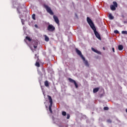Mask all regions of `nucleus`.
I'll return each mask as SVG.
<instances>
[{
    "label": "nucleus",
    "mask_w": 127,
    "mask_h": 127,
    "mask_svg": "<svg viewBox=\"0 0 127 127\" xmlns=\"http://www.w3.org/2000/svg\"><path fill=\"white\" fill-rule=\"evenodd\" d=\"M38 74H39V75H40V76H43V74H42V73L41 72V71H39V72H38Z\"/></svg>",
    "instance_id": "nucleus-25"
},
{
    "label": "nucleus",
    "mask_w": 127,
    "mask_h": 127,
    "mask_svg": "<svg viewBox=\"0 0 127 127\" xmlns=\"http://www.w3.org/2000/svg\"><path fill=\"white\" fill-rule=\"evenodd\" d=\"M45 41H47V42H48L49 41V38L46 36V35H45Z\"/></svg>",
    "instance_id": "nucleus-16"
},
{
    "label": "nucleus",
    "mask_w": 127,
    "mask_h": 127,
    "mask_svg": "<svg viewBox=\"0 0 127 127\" xmlns=\"http://www.w3.org/2000/svg\"><path fill=\"white\" fill-rule=\"evenodd\" d=\"M103 109L104 111H109V107H104Z\"/></svg>",
    "instance_id": "nucleus-21"
},
{
    "label": "nucleus",
    "mask_w": 127,
    "mask_h": 127,
    "mask_svg": "<svg viewBox=\"0 0 127 127\" xmlns=\"http://www.w3.org/2000/svg\"><path fill=\"white\" fill-rule=\"evenodd\" d=\"M91 50H92V51H93V52H95V53H97V54H102L101 52L95 49L94 48H91Z\"/></svg>",
    "instance_id": "nucleus-9"
},
{
    "label": "nucleus",
    "mask_w": 127,
    "mask_h": 127,
    "mask_svg": "<svg viewBox=\"0 0 127 127\" xmlns=\"http://www.w3.org/2000/svg\"><path fill=\"white\" fill-rule=\"evenodd\" d=\"M109 17L110 19H114V16H113V15H112V14H109Z\"/></svg>",
    "instance_id": "nucleus-18"
},
{
    "label": "nucleus",
    "mask_w": 127,
    "mask_h": 127,
    "mask_svg": "<svg viewBox=\"0 0 127 127\" xmlns=\"http://www.w3.org/2000/svg\"><path fill=\"white\" fill-rule=\"evenodd\" d=\"M20 8H22V7H21V6H19L17 8V11L18 13H20V11H19V9H20Z\"/></svg>",
    "instance_id": "nucleus-17"
},
{
    "label": "nucleus",
    "mask_w": 127,
    "mask_h": 127,
    "mask_svg": "<svg viewBox=\"0 0 127 127\" xmlns=\"http://www.w3.org/2000/svg\"><path fill=\"white\" fill-rule=\"evenodd\" d=\"M47 30L51 32H53V31H55V27L52 24L49 25L47 28Z\"/></svg>",
    "instance_id": "nucleus-5"
},
{
    "label": "nucleus",
    "mask_w": 127,
    "mask_h": 127,
    "mask_svg": "<svg viewBox=\"0 0 127 127\" xmlns=\"http://www.w3.org/2000/svg\"><path fill=\"white\" fill-rule=\"evenodd\" d=\"M26 39H27V40H28V41H31V39L29 37L26 36Z\"/></svg>",
    "instance_id": "nucleus-20"
},
{
    "label": "nucleus",
    "mask_w": 127,
    "mask_h": 127,
    "mask_svg": "<svg viewBox=\"0 0 127 127\" xmlns=\"http://www.w3.org/2000/svg\"><path fill=\"white\" fill-rule=\"evenodd\" d=\"M99 90H100V88L99 87L94 88L93 89V93H97V92L99 91Z\"/></svg>",
    "instance_id": "nucleus-14"
},
{
    "label": "nucleus",
    "mask_w": 127,
    "mask_h": 127,
    "mask_svg": "<svg viewBox=\"0 0 127 127\" xmlns=\"http://www.w3.org/2000/svg\"><path fill=\"white\" fill-rule=\"evenodd\" d=\"M48 99L49 100V103H50V105L49 106V110L50 112L51 113V114H52V113H53V112L52 111V105H53V100H52V97H51V96L50 95H48L47 96Z\"/></svg>",
    "instance_id": "nucleus-2"
},
{
    "label": "nucleus",
    "mask_w": 127,
    "mask_h": 127,
    "mask_svg": "<svg viewBox=\"0 0 127 127\" xmlns=\"http://www.w3.org/2000/svg\"><path fill=\"white\" fill-rule=\"evenodd\" d=\"M107 123L111 124L112 123V120H111V119L107 120Z\"/></svg>",
    "instance_id": "nucleus-28"
},
{
    "label": "nucleus",
    "mask_w": 127,
    "mask_h": 127,
    "mask_svg": "<svg viewBox=\"0 0 127 127\" xmlns=\"http://www.w3.org/2000/svg\"><path fill=\"white\" fill-rule=\"evenodd\" d=\"M42 71L43 72L44 75H46V73H45V70L44 69V68H43L42 69Z\"/></svg>",
    "instance_id": "nucleus-26"
},
{
    "label": "nucleus",
    "mask_w": 127,
    "mask_h": 127,
    "mask_svg": "<svg viewBox=\"0 0 127 127\" xmlns=\"http://www.w3.org/2000/svg\"><path fill=\"white\" fill-rule=\"evenodd\" d=\"M36 67H40V64H39V61H37L35 64Z\"/></svg>",
    "instance_id": "nucleus-15"
},
{
    "label": "nucleus",
    "mask_w": 127,
    "mask_h": 127,
    "mask_svg": "<svg viewBox=\"0 0 127 127\" xmlns=\"http://www.w3.org/2000/svg\"><path fill=\"white\" fill-rule=\"evenodd\" d=\"M83 61H84V64H85V66L89 67V63H88V61L86 60V59H85V60Z\"/></svg>",
    "instance_id": "nucleus-11"
},
{
    "label": "nucleus",
    "mask_w": 127,
    "mask_h": 127,
    "mask_svg": "<svg viewBox=\"0 0 127 127\" xmlns=\"http://www.w3.org/2000/svg\"><path fill=\"white\" fill-rule=\"evenodd\" d=\"M112 50H113V52H115V48H112Z\"/></svg>",
    "instance_id": "nucleus-32"
},
{
    "label": "nucleus",
    "mask_w": 127,
    "mask_h": 127,
    "mask_svg": "<svg viewBox=\"0 0 127 127\" xmlns=\"http://www.w3.org/2000/svg\"><path fill=\"white\" fill-rule=\"evenodd\" d=\"M35 59H37V61H39V56H37V54H36V55H35Z\"/></svg>",
    "instance_id": "nucleus-19"
},
{
    "label": "nucleus",
    "mask_w": 127,
    "mask_h": 127,
    "mask_svg": "<svg viewBox=\"0 0 127 127\" xmlns=\"http://www.w3.org/2000/svg\"><path fill=\"white\" fill-rule=\"evenodd\" d=\"M35 27H36V28H38V26L37 25V24L35 25Z\"/></svg>",
    "instance_id": "nucleus-31"
},
{
    "label": "nucleus",
    "mask_w": 127,
    "mask_h": 127,
    "mask_svg": "<svg viewBox=\"0 0 127 127\" xmlns=\"http://www.w3.org/2000/svg\"><path fill=\"white\" fill-rule=\"evenodd\" d=\"M44 84H45V86L46 87H49V82H48V80H46L45 82H44Z\"/></svg>",
    "instance_id": "nucleus-12"
},
{
    "label": "nucleus",
    "mask_w": 127,
    "mask_h": 127,
    "mask_svg": "<svg viewBox=\"0 0 127 127\" xmlns=\"http://www.w3.org/2000/svg\"><path fill=\"white\" fill-rule=\"evenodd\" d=\"M32 18H33L34 19V20H35V14H33L32 15Z\"/></svg>",
    "instance_id": "nucleus-24"
},
{
    "label": "nucleus",
    "mask_w": 127,
    "mask_h": 127,
    "mask_svg": "<svg viewBox=\"0 0 127 127\" xmlns=\"http://www.w3.org/2000/svg\"><path fill=\"white\" fill-rule=\"evenodd\" d=\"M44 8L47 10V12L49 13L51 15H53L54 14V13L53 12V11L51 9V8L49 7L48 5L45 4L44 5Z\"/></svg>",
    "instance_id": "nucleus-3"
},
{
    "label": "nucleus",
    "mask_w": 127,
    "mask_h": 127,
    "mask_svg": "<svg viewBox=\"0 0 127 127\" xmlns=\"http://www.w3.org/2000/svg\"><path fill=\"white\" fill-rule=\"evenodd\" d=\"M114 33H115L116 34H118V33H119V31L118 30H115L114 31Z\"/></svg>",
    "instance_id": "nucleus-29"
},
{
    "label": "nucleus",
    "mask_w": 127,
    "mask_h": 127,
    "mask_svg": "<svg viewBox=\"0 0 127 127\" xmlns=\"http://www.w3.org/2000/svg\"><path fill=\"white\" fill-rule=\"evenodd\" d=\"M53 18H54L55 22L57 23V24H58V25H59V24H60L59 23V19L58 18V17L56 16L55 15H54L53 16Z\"/></svg>",
    "instance_id": "nucleus-8"
},
{
    "label": "nucleus",
    "mask_w": 127,
    "mask_h": 127,
    "mask_svg": "<svg viewBox=\"0 0 127 127\" xmlns=\"http://www.w3.org/2000/svg\"><path fill=\"white\" fill-rule=\"evenodd\" d=\"M113 5L112 4L110 5V8L111 10H116V7H118V3L116 1H113Z\"/></svg>",
    "instance_id": "nucleus-4"
},
{
    "label": "nucleus",
    "mask_w": 127,
    "mask_h": 127,
    "mask_svg": "<svg viewBox=\"0 0 127 127\" xmlns=\"http://www.w3.org/2000/svg\"><path fill=\"white\" fill-rule=\"evenodd\" d=\"M66 119H67V120H69L70 119V115H69V114L67 115Z\"/></svg>",
    "instance_id": "nucleus-27"
},
{
    "label": "nucleus",
    "mask_w": 127,
    "mask_h": 127,
    "mask_svg": "<svg viewBox=\"0 0 127 127\" xmlns=\"http://www.w3.org/2000/svg\"><path fill=\"white\" fill-rule=\"evenodd\" d=\"M87 21L88 24L90 25L91 28H92L93 30L96 37H97V38H98V39H99V40H101L102 39L101 38V36L100 35V34L97 31V29H96V27H95L94 23H93V21L89 17H87Z\"/></svg>",
    "instance_id": "nucleus-1"
},
{
    "label": "nucleus",
    "mask_w": 127,
    "mask_h": 127,
    "mask_svg": "<svg viewBox=\"0 0 127 127\" xmlns=\"http://www.w3.org/2000/svg\"><path fill=\"white\" fill-rule=\"evenodd\" d=\"M122 34H127V31H122Z\"/></svg>",
    "instance_id": "nucleus-23"
},
{
    "label": "nucleus",
    "mask_w": 127,
    "mask_h": 127,
    "mask_svg": "<svg viewBox=\"0 0 127 127\" xmlns=\"http://www.w3.org/2000/svg\"><path fill=\"white\" fill-rule=\"evenodd\" d=\"M118 49L120 51H122V50H123V49H124V46L123 45H119L118 46Z\"/></svg>",
    "instance_id": "nucleus-10"
},
{
    "label": "nucleus",
    "mask_w": 127,
    "mask_h": 127,
    "mask_svg": "<svg viewBox=\"0 0 127 127\" xmlns=\"http://www.w3.org/2000/svg\"><path fill=\"white\" fill-rule=\"evenodd\" d=\"M21 22H22V24L23 25V24H24V20L22 19L21 20Z\"/></svg>",
    "instance_id": "nucleus-30"
},
{
    "label": "nucleus",
    "mask_w": 127,
    "mask_h": 127,
    "mask_svg": "<svg viewBox=\"0 0 127 127\" xmlns=\"http://www.w3.org/2000/svg\"><path fill=\"white\" fill-rule=\"evenodd\" d=\"M103 50H105V47L103 48Z\"/></svg>",
    "instance_id": "nucleus-33"
},
{
    "label": "nucleus",
    "mask_w": 127,
    "mask_h": 127,
    "mask_svg": "<svg viewBox=\"0 0 127 127\" xmlns=\"http://www.w3.org/2000/svg\"><path fill=\"white\" fill-rule=\"evenodd\" d=\"M62 115H63V116H66V115H67V113L65 111H63Z\"/></svg>",
    "instance_id": "nucleus-22"
},
{
    "label": "nucleus",
    "mask_w": 127,
    "mask_h": 127,
    "mask_svg": "<svg viewBox=\"0 0 127 127\" xmlns=\"http://www.w3.org/2000/svg\"><path fill=\"white\" fill-rule=\"evenodd\" d=\"M68 81L70 83H73L74 84L75 88H78V84L77 83V82H76V81L74 80L71 78H68Z\"/></svg>",
    "instance_id": "nucleus-7"
},
{
    "label": "nucleus",
    "mask_w": 127,
    "mask_h": 127,
    "mask_svg": "<svg viewBox=\"0 0 127 127\" xmlns=\"http://www.w3.org/2000/svg\"><path fill=\"white\" fill-rule=\"evenodd\" d=\"M37 45H38V43L37 42H34V48H35V49H36V48H37Z\"/></svg>",
    "instance_id": "nucleus-13"
},
{
    "label": "nucleus",
    "mask_w": 127,
    "mask_h": 127,
    "mask_svg": "<svg viewBox=\"0 0 127 127\" xmlns=\"http://www.w3.org/2000/svg\"><path fill=\"white\" fill-rule=\"evenodd\" d=\"M75 51L77 53V54H78V55H79L80 56V57H81V58L82 59V60H85V57H84V56H83V55H82V52H81V51L79 50H78V49H75Z\"/></svg>",
    "instance_id": "nucleus-6"
}]
</instances>
